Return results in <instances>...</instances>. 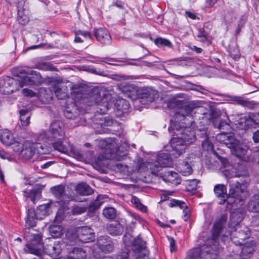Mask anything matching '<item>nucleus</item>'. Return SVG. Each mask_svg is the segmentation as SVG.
<instances>
[{"label":"nucleus","mask_w":259,"mask_h":259,"mask_svg":"<svg viewBox=\"0 0 259 259\" xmlns=\"http://www.w3.org/2000/svg\"><path fill=\"white\" fill-rule=\"evenodd\" d=\"M170 104H174L179 109V111L175 113V117L180 120L186 117L192 116L194 110L202 106L199 101H188L177 99L171 100Z\"/></svg>","instance_id":"obj_3"},{"label":"nucleus","mask_w":259,"mask_h":259,"mask_svg":"<svg viewBox=\"0 0 259 259\" xmlns=\"http://www.w3.org/2000/svg\"><path fill=\"white\" fill-rule=\"evenodd\" d=\"M19 90L18 81L12 77L7 76L0 79V92L10 94Z\"/></svg>","instance_id":"obj_10"},{"label":"nucleus","mask_w":259,"mask_h":259,"mask_svg":"<svg viewBox=\"0 0 259 259\" xmlns=\"http://www.w3.org/2000/svg\"><path fill=\"white\" fill-rule=\"evenodd\" d=\"M146 248V243L140 237L135 239L132 244V249L134 252H140Z\"/></svg>","instance_id":"obj_39"},{"label":"nucleus","mask_w":259,"mask_h":259,"mask_svg":"<svg viewBox=\"0 0 259 259\" xmlns=\"http://www.w3.org/2000/svg\"><path fill=\"white\" fill-rule=\"evenodd\" d=\"M169 241L170 243V247L171 251H175L177 249V247L175 244V240L172 238H169Z\"/></svg>","instance_id":"obj_63"},{"label":"nucleus","mask_w":259,"mask_h":259,"mask_svg":"<svg viewBox=\"0 0 259 259\" xmlns=\"http://www.w3.org/2000/svg\"><path fill=\"white\" fill-rule=\"evenodd\" d=\"M254 243L251 242L245 244L242 248L240 256L242 259H247L252 254L254 251Z\"/></svg>","instance_id":"obj_34"},{"label":"nucleus","mask_w":259,"mask_h":259,"mask_svg":"<svg viewBox=\"0 0 259 259\" xmlns=\"http://www.w3.org/2000/svg\"><path fill=\"white\" fill-rule=\"evenodd\" d=\"M24 251L26 253L34 254L40 257V259H49L45 258V254H44V251L41 250V245L29 242L26 244Z\"/></svg>","instance_id":"obj_18"},{"label":"nucleus","mask_w":259,"mask_h":259,"mask_svg":"<svg viewBox=\"0 0 259 259\" xmlns=\"http://www.w3.org/2000/svg\"><path fill=\"white\" fill-rule=\"evenodd\" d=\"M86 210L87 207H85L74 206L71 209V212L74 215H78L84 213Z\"/></svg>","instance_id":"obj_54"},{"label":"nucleus","mask_w":259,"mask_h":259,"mask_svg":"<svg viewBox=\"0 0 259 259\" xmlns=\"http://www.w3.org/2000/svg\"><path fill=\"white\" fill-rule=\"evenodd\" d=\"M202 147L205 150H209L212 148V144L209 140L208 137H206L204 140L202 141Z\"/></svg>","instance_id":"obj_55"},{"label":"nucleus","mask_w":259,"mask_h":259,"mask_svg":"<svg viewBox=\"0 0 259 259\" xmlns=\"http://www.w3.org/2000/svg\"><path fill=\"white\" fill-rule=\"evenodd\" d=\"M205 255H206V252L205 251L204 245L202 249L195 248L191 250L185 259H206L204 257Z\"/></svg>","instance_id":"obj_30"},{"label":"nucleus","mask_w":259,"mask_h":259,"mask_svg":"<svg viewBox=\"0 0 259 259\" xmlns=\"http://www.w3.org/2000/svg\"><path fill=\"white\" fill-rule=\"evenodd\" d=\"M231 100L238 105L242 106L248 109H253L255 107L256 104L253 101H250L248 99L241 96H232Z\"/></svg>","instance_id":"obj_27"},{"label":"nucleus","mask_w":259,"mask_h":259,"mask_svg":"<svg viewBox=\"0 0 259 259\" xmlns=\"http://www.w3.org/2000/svg\"><path fill=\"white\" fill-rule=\"evenodd\" d=\"M12 144V148L14 151L19 153L23 152L24 147V145L23 144L19 142H13Z\"/></svg>","instance_id":"obj_56"},{"label":"nucleus","mask_w":259,"mask_h":259,"mask_svg":"<svg viewBox=\"0 0 259 259\" xmlns=\"http://www.w3.org/2000/svg\"><path fill=\"white\" fill-rule=\"evenodd\" d=\"M132 203L139 210L143 212L147 210V207L141 203L140 199L136 196H133L131 199Z\"/></svg>","instance_id":"obj_50"},{"label":"nucleus","mask_w":259,"mask_h":259,"mask_svg":"<svg viewBox=\"0 0 259 259\" xmlns=\"http://www.w3.org/2000/svg\"><path fill=\"white\" fill-rule=\"evenodd\" d=\"M248 149V146L237 140V143L235 144L231 150L232 152L236 156L242 159L243 160L247 161L249 159L247 155Z\"/></svg>","instance_id":"obj_16"},{"label":"nucleus","mask_w":259,"mask_h":259,"mask_svg":"<svg viewBox=\"0 0 259 259\" xmlns=\"http://www.w3.org/2000/svg\"><path fill=\"white\" fill-rule=\"evenodd\" d=\"M213 191L216 196L221 199L219 202L220 204H223L225 203V198L227 197V187L223 184H217L214 186Z\"/></svg>","instance_id":"obj_26"},{"label":"nucleus","mask_w":259,"mask_h":259,"mask_svg":"<svg viewBox=\"0 0 259 259\" xmlns=\"http://www.w3.org/2000/svg\"><path fill=\"white\" fill-rule=\"evenodd\" d=\"M51 132L54 138L53 146L55 149L62 152L66 153L67 148L63 144L62 140L64 139L65 133L60 126L58 122H54L51 125Z\"/></svg>","instance_id":"obj_6"},{"label":"nucleus","mask_w":259,"mask_h":259,"mask_svg":"<svg viewBox=\"0 0 259 259\" xmlns=\"http://www.w3.org/2000/svg\"><path fill=\"white\" fill-rule=\"evenodd\" d=\"M107 231L111 236H118L124 231L123 226L118 221H112L108 223L106 227Z\"/></svg>","instance_id":"obj_20"},{"label":"nucleus","mask_w":259,"mask_h":259,"mask_svg":"<svg viewBox=\"0 0 259 259\" xmlns=\"http://www.w3.org/2000/svg\"><path fill=\"white\" fill-rule=\"evenodd\" d=\"M157 159L160 167H171L173 165L170 155L168 153H159L157 156Z\"/></svg>","instance_id":"obj_31"},{"label":"nucleus","mask_w":259,"mask_h":259,"mask_svg":"<svg viewBox=\"0 0 259 259\" xmlns=\"http://www.w3.org/2000/svg\"><path fill=\"white\" fill-rule=\"evenodd\" d=\"M199 181L196 179L190 180L187 181L186 189L188 191L193 192L196 190Z\"/></svg>","instance_id":"obj_48"},{"label":"nucleus","mask_w":259,"mask_h":259,"mask_svg":"<svg viewBox=\"0 0 259 259\" xmlns=\"http://www.w3.org/2000/svg\"><path fill=\"white\" fill-rule=\"evenodd\" d=\"M34 230H30V237L26 238L27 240H30V242H33L38 245H42V235L40 233H35Z\"/></svg>","instance_id":"obj_38"},{"label":"nucleus","mask_w":259,"mask_h":259,"mask_svg":"<svg viewBox=\"0 0 259 259\" xmlns=\"http://www.w3.org/2000/svg\"><path fill=\"white\" fill-rule=\"evenodd\" d=\"M147 167L150 169L151 173L156 174L158 171V168L160 166L158 160L155 162H148L146 165Z\"/></svg>","instance_id":"obj_52"},{"label":"nucleus","mask_w":259,"mask_h":259,"mask_svg":"<svg viewBox=\"0 0 259 259\" xmlns=\"http://www.w3.org/2000/svg\"><path fill=\"white\" fill-rule=\"evenodd\" d=\"M0 140L5 145L9 146L14 141V137L12 133L8 130H0Z\"/></svg>","instance_id":"obj_32"},{"label":"nucleus","mask_w":259,"mask_h":259,"mask_svg":"<svg viewBox=\"0 0 259 259\" xmlns=\"http://www.w3.org/2000/svg\"><path fill=\"white\" fill-rule=\"evenodd\" d=\"M171 146L172 154L177 157L180 156L185 151L187 146L183 141H180L178 138L174 137L171 140Z\"/></svg>","instance_id":"obj_17"},{"label":"nucleus","mask_w":259,"mask_h":259,"mask_svg":"<svg viewBox=\"0 0 259 259\" xmlns=\"http://www.w3.org/2000/svg\"><path fill=\"white\" fill-rule=\"evenodd\" d=\"M181 127L179 126L177 123L174 124L173 123H171L169 127H168V131L170 133H174V134H173V136H175L176 134H175V132H176V129L177 128L178 130H180Z\"/></svg>","instance_id":"obj_61"},{"label":"nucleus","mask_w":259,"mask_h":259,"mask_svg":"<svg viewBox=\"0 0 259 259\" xmlns=\"http://www.w3.org/2000/svg\"><path fill=\"white\" fill-rule=\"evenodd\" d=\"M76 234L79 240L83 243L89 242L95 239V233L93 230L87 226L78 228Z\"/></svg>","instance_id":"obj_14"},{"label":"nucleus","mask_w":259,"mask_h":259,"mask_svg":"<svg viewBox=\"0 0 259 259\" xmlns=\"http://www.w3.org/2000/svg\"><path fill=\"white\" fill-rule=\"evenodd\" d=\"M172 205L179 206L181 209H183L184 213L183 219L185 221H188L190 216V209L188 208L186 203L183 201L176 200L174 201Z\"/></svg>","instance_id":"obj_37"},{"label":"nucleus","mask_w":259,"mask_h":259,"mask_svg":"<svg viewBox=\"0 0 259 259\" xmlns=\"http://www.w3.org/2000/svg\"><path fill=\"white\" fill-rule=\"evenodd\" d=\"M23 11H21L20 9L18 10V21L19 23L22 25H25L29 22V18L27 16V15L24 14Z\"/></svg>","instance_id":"obj_49"},{"label":"nucleus","mask_w":259,"mask_h":259,"mask_svg":"<svg viewBox=\"0 0 259 259\" xmlns=\"http://www.w3.org/2000/svg\"><path fill=\"white\" fill-rule=\"evenodd\" d=\"M87 256L86 252L80 248H74L68 255V257L72 259H85Z\"/></svg>","instance_id":"obj_35"},{"label":"nucleus","mask_w":259,"mask_h":259,"mask_svg":"<svg viewBox=\"0 0 259 259\" xmlns=\"http://www.w3.org/2000/svg\"><path fill=\"white\" fill-rule=\"evenodd\" d=\"M97 245L99 249L104 253H109L114 249L112 239L108 236H101L97 240Z\"/></svg>","instance_id":"obj_13"},{"label":"nucleus","mask_w":259,"mask_h":259,"mask_svg":"<svg viewBox=\"0 0 259 259\" xmlns=\"http://www.w3.org/2000/svg\"><path fill=\"white\" fill-rule=\"evenodd\" d=\"M243 214L238 210H235L231 212L230 215V221L229 224V228L234 229L238 226H243L239 223L242 221Z\"/></svg>","instance_id":"obj_25"},{"label":"nucleus","mask_w":259,"mask_h":259,"mask_svg":"<svg viewBox=\"0 0 259 259\" xmlns=\"http://www.w3.org/2000/svg\"><path fill=\"white\" fill-rule=\"evenodd\" d=\"M141 102H143L144 100L147 101V103L153 102L155 98L158 97V94L156 90L151 88H147L142 91L141 95ZM143 104H146L144 103Z\"/></svg>","instance_id":"obj_21"},{"label":"nucleus","mask_w":259,"mask_h":259,"mask_svg":"<svg viewBox=\"0 0 259 259\" xmlns=\"http://www.w3.org/2000/svg\"><path fill=\"white\" fill-rule=\"evenodd\" d=\"M215 126L221 132H228L231 130V126L226 120H221L218 125Z\"/></svg>","instance_id":"obj_46"},{"label":"nucleus","mask_w":259,"mask_h":259,"mask_svg":"<svg viewBox=\"0 0 259 259\" xmlns=\"http://www.w3.org/2000/svg\"><path fill=\"white\" fill-rule=\"evenodd\" d=\"M111 96L108 91L104 88H94L92 90L89 96V100L92 103L98 104L101 113L104 114L112 106L109 102Z\"/></svg>","instance_id":"obj_4"},{"label":"nucleus","mask_w":259,"mask_h":259,"mask_svg":"<svg viewBox=\"0 0 259 259\" xmlns=\"http://www.w3.org/2000/svg\"><path fill=\"white\" fill-rule=\"evenodd\" d=\"M229 134L228 133V132H221V133L217 134L216 136V140L218 142L223 144L225 141L226 140V138L228 136Z\"/></svg>","instance_id":"obj_57"},{"label":"nucleus","mask_w":259,"mask_h":259,"mask_svg":"<svg viewBox=\"0 0 259 259\" xmlns=\"http://www.w3.org/2000/svg\"><path fill=\"white\" fill-rule=\"evenodd\" d=\"M14 73L19 77L18 88L25 85H34L41 81V76L36 71L26 67H18L14 68Z\"/></svg>","instance_id":"obj_2"},{"label":"nucleus","mask_w":259,"mask_h":259,"mask_svg":"<svg viewBox=\"0 0 259 259\" xmlns=\"http://www.w3.org/2000/svg\"><path fill=\"white\" fill-rule=\"evenodd\" d=\"M179 171L185 176L190 175L192 172L191 166L187 162H183L179 166Z\"/></svg>","instance_id":"obj_41"},{"label":"nucleus","mask_w":259,"mask_h":259,"mask_svg":"<svg viewBox=\"0 0 259 259\" xmlns=\"http://www.w3.org/2000/svg\"><path fill=\"white\" fill-rule=\"evenodd\" d=\"M63 210L61 209H60L57 212L56 215V219L58 221H61L63 219Z\"/></svg>","instance_id":"obj_62"},{"label":"nucleus","mask_w":259,"mask_h":259,"mask_svg":"<svg viewBox=\"0 0 259 259\" xmlns=\"http://www.w3.org/2000/svg\"><path fill=\"white\" fill-rule=\"evenodd\" d=\"M38 68L44 70H56V67L53 64L49 63H42L40 64L39 65Z\"/></svg>","instance_id":"obj_53"},{"label":"nucleus","mask_w":259,"mask_h":259,"mask_svg":"<svg viewBox=\"0 0 259 259\" xmlns=\"http://www.w3.org/2000/svg\"><path fill=\"white\" fill-rule=\"evenodd\" d=\"M237 200H238V199H236V197L231 196L229 195V193L227 195V197L225 198V202H227L229 205H232Z\"/></svg>","instance_id":"obj_59"},{"label":"nucleus","mask_w":259,"mask_h":259,"mask_svg":"<svg viewBox=\"0 0 259 259\" xmlns=\"http://www.w3.org/2000/svg\"><path fill=\"white\" fill-rule=\"evenodd\" d=\"M43 146L39 143L32 144L31 146L28 147L23 148V152L24 155L28 158H31L33 155L37 152L38 154L43 153Z\"/></svg>","instance_id":"obj_23"},{"label":"nucleus","mask_w":259,"mask_h":259,"mask_svg":"<svg viewBox=\"0 0 259 259\" xmlns=\"http://www.w3.org/2000/svg\"><path fill=\"white\" fill-rule=\"evenodd\" d=\"M253 139L255 143L259 142V130L253 133Z\"/></svg>","instance_id":"obj_64"},{"label":"nucleus","mask_w":259,"mask_h":259,"mask_svg":"<svg viewBox=\"0 0 259 259\" xmlns=\"http://www.w3.org/2000/svg\"><path fill=\"white\" fill-rule=\"evenodd\" d=\"M97 39L101 43L105 45L111 44V37L109 31L105 28H99L94 30Z\"/></svg>","instance_id":"obj_19"},{"label":"nucleus","mask_w":259,"mask_h":259,"mask_svg":"<svg viewBox=\"0 0 259 259\" xmlns=\"http://www.w3.org/2000/svg\"><path fill=\"white\" fill-rule=\"evenodd\" d=\"M120 90L127 97L132 100L136 98L137 95V86L132 84H125L120 87Z\"/></svg>","instance_id":"obj_28"},{"label":"nucleus","mask_w":259,"mask_h":259,"mask_svg":"<svg viewBox=\"0 0 259 259\" xmlns=\"http://www.w3.org/2000/svg\"><path fill=\"white\" fill-rule=\"evenodd\" d=\"M50 206L51 205L49 203L39 205L37 209L36 213L34 208L28 209L25 219V228L24 233V236L25 238L30 237V230L36 226V214L43 217L48 215Z\"/></svg>","instance_id":"obj_5"},{"label":"nucleus","mask_w":259,"mask_h":259,"mask_svg":"<svg viewBox=\"0 0 259 259\" xmlns=\"http://www.w3.org/2000/svg\"><path fill=\"white\" fill-rule=\"evenodd\" d=\"M154 42L158 47L165 46L171 48L172 47V44L169 40L161 37L156 38L154 40Z\"/></svg>","instance_id":"obj_47"},{"label":"nucleus","mask_w":259,"mask_h":259,"mask_svg":"<svg viewBox=\"0 0 259 259\" xmlns=\"http://www.w3.org/2000/svg\"><path fill=\"white\" fill-rule=\"evenodd\" d=\"M64 244L62 241H53L49 239L44 246V254L45 258L51 259V257H58L62 252Z\"/></svg>","instance_id":"obj_7"},{"label":"nucleus","mask_w":259,"mask_h":259,"mask_svg":"<svg viewBox=\"0 0 259 259\" xmlns=\"http://www.w3.org/2000/svg\"><path fill=\"white\" fill-rule=\"evenodd\" d=\"M49 231L54 238L60 237L63 234V228L60 225H53L50 227Z\"/></svg>","instance_id":"obj_40"},{"label":"nucleus","mask_w":259,"mask_h":259,"mask_svg":"<svg viewBox=\"0 0 259 259\" xmlns=\"http://www.w3.org/2000/svg\"><path fill=\"white\" fill-rule=\"evenodd\" d=\"M233 229L230 234L232 241L236 245H243L244 241L250 236L249 228L243 225L238 226Z\"/></svg>","instance_id":"obj_9"},{"label":"nucleus","mask_w":259,"mask_h":259,"mask_svg":"<svg viewBox=\"0 0 259 259\" xmlns=\"http://www.w3.org/2000/svg\"><path fill=\"white\" fill-rule=\"evenodd\" d=\"M237 140L234 138V136L229 134L223 144L226 145L228 148L232 149V147L234 146L236 143H237Z\"/></svg>","instance_id":"obj_51"},{"label":"nucleus","mask_w":259,"mask_h":259,"mask_svg":"<svg viewBox=\"0 0 259 259\" xmlns=\"http://www.w3.org/2000/svg\"><path fill=\"white\" fill-rule=\"evenodd\" d=\"M75 191L82 196H87L92 194L93 190L91 187L85 183H79L75 187Z\"/></svg>","instance_id":"obj_33"},{"label":"nucleus","mask_w":259,"mask_h":259,"mask_svg":"<svg viewBox=\"0 0 259 259\" xmlns=\"http://www.w3.org/2000/svg\"><path fill=\"white\" fill-rule=\"evenodd\" d=\"M100 144L102 146L105 145V150L103 155H100L99 158L102 157L104 159H110L112 158L113 154H117V145L115 140H109L108 141L101 140Z\"/></svg>","instance_id":"obj_12"},{"label":"nucleus","mask_w":259,"mask_h":259,"mask_svg":"<svg viewBox=\"0 0 259 259\" xmlns=\"http://www.w3.org/2000/svg\"><path fill=\"white\" fill-rule=\"evenodd\" d=\"M115 108L118 112V114L120 115L127 112L130 108V104L125 99L118 98L115 103Z\"/></svg>","instance_id":"obj_29"},{"label":"nucleus","mask_w":259,"mask_h":259,"mask_svg":"<svg viewBox=\"0 0 259 259\" xmlns=\"http://www.w3.org/2000/svg\"><path fill=\"white\" fill-rule=\"evenodd\" d=\"M174 133L176 137L187 146L195 141L196 137L194 132L191 131L189 128L183 127H181L180 130L177 128L176 132Z\"/></svg>","instance_id":"obj_11"},{"label":"nucleus","mask_w":259,"mask_h":259,"mask_svg":"<svg viewBox=\"0 0 259 259\" xmlns=\"http://www.w3.org/2000/svg\"><path fill=\"white\" fill-rule=\"evenodd\" d=\"M103 196H98L96 199L89 206V209L90 211H95L98 209L102 204Z\"/></svg>","instance_id":"obj_43"},{"label":"nucleus","mask_w":259,"mask_h":259,"mask_svg":"<svg viewBox=\"0 0 259 259\" xmlns=\"http://www.w3.org/2000/svg\"><path fill=\"white\" fill-rule=\"evenodd\" d=\"M76 35H80L83 36L85 38H89L91 39L92 38V36L91 34L87 31H78L76 32Z\"/></svg>","instance_id":"obj_60"},{"label":"nucleus","mask_w":259,"mask_h":259,"mask_svg":"<svg viewBox=\"0 0 259 259\" xmlns=\"http://www.w3.org/2000/svg\"><path fill=\"white\" fill-rule=\"evenodd\" d=\"M22 93L23 94L24 96L28 97H34L36 96V93L34 92L31 90H29L28 89H24L22 90Z\"/></svg>","instance_id":"obj_58"},{"label":"nucleus","mask_w":259,"mask_h":259,"mask_svg":"<svg viewBox=\"0 0 259 259\" xmlns=\"http://www.w3.org/2000/svg\"><path fill=\"white\" fill-rule=\"evenodd\" d=\"M227 218V215L223 214L216 220L214 224L211 239L208 241V244L205 245V251L206 252V255L204 256L205 258L217 259L219 250L218 239Z\"/></svg>","instance_id":"obj_1"},{"label":"nucleus","mask_w":259,"mask_h":259,"mask_svg":"<svg viewBox=\"0 0 259 259\" xmlns=\"http://www.w3.org/2000/svg\"><path fill=\"white\" fill-rule=\"evenodd\" d=\"M248 209L253 212H259V194H255L248 204Z\"/></svg>","instance_id":"obj_36"},{"label":"nucleus","mask_w":259,"mask_h":259,"mask_svg":"<svg viewBox=\"0 0 259 259\" xmlns=\"http://www.w3.org/2000/svg\"><path fill=\"white\" fill-rule=\"evenodd\" d=\"M103 214L108 219H113L116 217V210L113 207H106L103 210Z\"/></svg>","instance_id":"obj_45"},{"label":"nucleus","mask_w":259,"mask_h":259,"mask_svg":"<svg viewBox=\"0 0 259 259\" xmlns=\"http://www.w3.org/2000/svg\"><path fill=\"white\" fill-rule=\"evenodd\" d=\"M247 187V184L245 180L241 182L236 181L230 185L229 195L238 199L240 202L249 196Z\"/></svg>","instance_id":"obj_8"},{"label":"nucleus","mask_w":259,"mask_h":259,"mask_svg":"<svg viewBox=\"0 0 259 259\" xmlns=\"http://www.w3.org/2000/svg\"><path fill=\"white\" fill-rule=\"evenodd\" d=\"M52 192L53 194L55 196L56 198L57 199H65L67 198L68 201L69 200H74L77 202H82L81 199L78 197L76 196H72V195H66L64 194L65 192V188L62 185H58L54 187L51 189Z\"/></svg>","instance_id":"obj_15"},{"label":"nucleus","mask_w":259,"mask_h":259,"mask_svg":"<svg viewBox=\"0 0 259 259\" xmlns=\"http://www.w3.org/2000/svg\"><path fill=\"white\" fill-rule=\"evenodd\" d=\"M162 177L165 182L175 185H178L181 182V180L178 174L174 171H165Z\"/></svg>","instance_id":"obj_24"},{"label":"nucleus","mask_w":259,"mask_h":259,"mask_svg":"<svg viewBox=\"0 0 259 259\" xmlns=\"http://www.w3.org/2000/svg\"><path fill=\"white\" fill-rule=\"evenodd\" d=\"M20 121L23 126H27L30 123V115L27 110L22 109L20 111Z\"/></svg>","instance_id":"obj_42"},{"label":"nucleus","mask_w":259,"mask_h":259,"mask_svg":"<svg viewBox=\"0 0 259 259\" xmlns=\"http://www.w3.org/2000/svg\"><path fill=\"white\" fill-rule=\"evenodd\" d=\"M68 87L71 88V84L69 83L68 86L65 84L56 85L54 86V92L58 99L64 100L68 96Z\"/></svg>","instance_id":"obj_22"},{"label":"nucleus","mask_w":259,"mask_h":259,"mask_svg":"<svg viewBox=\"0 0 259 259\" xmlns=\"http://www.w3.org/2000/svg\"><path fill=\"white\" fill-rule=\"evenodd\" d=\"M209 33V30L208 27L204 26L198 30L197 37L200 41L205 42L207 40V36Z\"/></svg>","instance_id":"obj_44"}]
</instances>
